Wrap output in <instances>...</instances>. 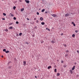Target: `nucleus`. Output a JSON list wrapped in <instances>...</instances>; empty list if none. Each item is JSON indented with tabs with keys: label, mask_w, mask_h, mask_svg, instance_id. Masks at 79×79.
I'll use <instances>...</instances> for the list:
<instances>
[{
	"label": "nucleus",
	"mask_w": 79,
	"mask_h": 79,
	"mask_svg": "<svg viewBox=\"0 0 79 79\" xmlns=\"http://www.w3.org/2000/svg\"><path fill=\"white\" fill-rule=\"evenodd\" d=\"M69 15V13H67L65 15V17H67V16H68Z\"/></svg>",
	"instance_id": "obj_1"
},
{
	"label": "nucleus",
	"mask_w": 79,
	"mask_h": 79,
	"mask_svg": "<svg viewBox=\"0 0 79 79\" xmlns=\"http://www.w3.org/2000/svg\"><path fill=\"white\" fill-rule=\"evenodd\" d=\"M51 15H52L53 17H56V15L55 14H51Z\"/></svg>",
	"instance_id": "obj_2"
},
{
	"label": "nucleus",
	"mask_w": 79,
	"mask_h": 79,
	"mask_svg": "<svg viewBox=\"0 0 79 79\" xmlns=\"http://www.w3.org/2000/svg\"><path fill=\"white\" fill-rule=\"evenodd\" d=\"M26 61H23V65H24V66H26Z\"/></svg>",
	"instance_id": "obj_3"
},
{
	"label": "nucleus",
	"mask_w": 79,
	"mask_h": 79,
	"mask_svg": "<svg viewBox=\"0 0 79 79\" xmlns=\"http://www.w3.org/2000/svg\"><path fill=\"white\" fill-rule=\"evenodd\" d=\"M74 69H75V66H73V67L72 68V69L73 71V70H74Z\"/></svg>",
	"instance_id": "obj_4"
},
{
	"label": "nucleus",
	"mask_w": 79,
	"mask_h": 79,
	"mask_svg": "<svg viewBox=\"0 0 79 79\" xmlns=\"http://www.w3.org/2000/svg\"><path fill=\"white\" fill-rule=\"evenodd\" d=\"M56 42H55V41H53V40H52V41H51V43H52V44H54V43H55Z\"/></svg>",
	"instance_id": "obj_5"
},
{
	"label": "nucleus",
	"mask_w": 79,
	"mask_h": 79,
	"mask_svg": "<svg viewBox=\"0 0 79 79\" xmlns=\"http://www.w3.org/2000/svg\"><path fill=\"white\" fill-rule=\"evenodd\" d=\"M52 68V67L51 66H49L48 67V69H50V68Z\"/></svg>",
	"instance_id": "obj_6"
},
{
	"label": "nucleus",
	"mask_w": 79,
	"mask_h": 79,
	"mask_svg": "<svg viewBox=\"0 0 79 79\" xmlns=\"http://www.w3.org/2000/svg\"><path fill=\"white\" fill-rule=\"evenodd\" d=\"M70 73L71 74H72L73 73V71L71 70H70Z\"/></svg>",
	"instance_id": "obj_7"
},
{
	"label": "nucleus",
	"mask_w": 79,
	"mask_h": 79,
	"mask_svg": "<svg viewBox=\"0 0 79 79\" xmlns=\"http://www.w3.org/2000/svg\"><path fill=\"white\" fill-rule=\"evenodd\" d=\"M24 8L21 9V11H24Z\"/></svg>",
	"instance_id": "obj_8"
},
{
	"label": "nucleus",
	"mask_w": 79,
	"mask_h": 79,
	"mask_svg": "<svg viewBox=\"0 0 79 79\" xmlns=\"http://www.w3.org/2000/svg\"><path fill=\"white\" fill-rule=\"evenodd\" d=\"M43 19H43V18L41 17L40 18V20H41V21H42V20H43Z\"/></svg>",
	"instance_id": "obj_9"
},
{
	"label": "nucleus",
	"mask_w": 79,
	"mask_h": 79,
	"mask_svg": "<svg viewBox=\"0 0 79 79\" xmlns=\"http://www.w3.org/2000/svg\"><path fill=\"white\" fill-rule=\"evenodd\" d=\"M41 24H42V25H44V24H45V23L44 22H42L41 23Z\"/></svg>",
	"instance_id": "obj_10"
},
{
	"label": "nucleus",
	"mask_w": 79,
	"mask_h": 79,
	"mask_svg": "<svg viewBox=\"0 0 79 79\" xmlns=\"http://www.w3.org/2000/svg\"><path fill=\"white\" fill-rule=\"evenodd\" d=\"M45 11V9H43L41 10V12H44Z\"/></svg>",
	"instance_id": "obj_11"
},
{
	"label": "nucleus",
	"mask_w": 79,
	"mask_h": 79,
	"mask_svg": "<svg viewBox=\"0 0 79 79\" xmlns=\"http://www.w3.org/2000/svg\"><path fill=\"white\" fill-rule=\"evenodd\" d=\"M10 15H11V16H12V17L14 16V15H13L11 13H10Z\"/></svg>",
	"instance_id": "obj_12"
},
{
	"label": "nucleus",
	"mask_w": 79,
	"mask_h": 79,
	"mask_svg": "<svg viewBox=\"0 0 79 79\" xmlns=\"http://www.w3.org/2000/svg\"><path fill=\"white\" fill-rule=\"evenodd\" d=\"M13 29V27H10L9 28V29Z\"/></svg>",
	"instance_id": "obj_13"
},
{
	"label": "nucleus",
	"mask_w": 79,
	"mask_h": 79,
	"mask_svg": "<svg viewBox=\"0 0 79 79\" xmlns=\"http://www.w3.org/2000/svg\"><path fill=\"white\" fill-rule=\"evenodd\" d=\"M41 42L42 44H43V43H44V41L43 40H42L41 41Z\"/></svg>",
	"instance_id": "obj_14"
},
{
	"label": "nucleus",
	"mask_w": 79,
	"mask_h": 79,
	"mask_svg": "<svg viewBox=\"0 0 79 79\" xmlns=\"http://www.w3.org/2000/svg\"><path fill=\"white\" fill-rule=\"evenodd\" d=\"M23 34V33H20L19 34V35H20V36H21V35H22Z\"/></svg>",
	"instance_id": "obj_15"
},
{
	"label": "nucleus",
	"mask_w": 79,
	"mask_h": 79,
	"mask_svg": "<svg viewBox=\"0 0 79 79\" xmlns=\"http://www.w3.org/2000/svg\"><path fill=\"white\" fill-rule=\"evenodd\" d=\"M26 3H29L30 2L29 1H26Z\"/></svg>",
	"instance_id": "obj_16"
},
{
	"label": "nucleus",
	"mask_w": 79,
	"mask_h": 79,
	"mask_svg": "<svg viewBox=\"0 0 79 79\" xmlns=\"http://www.w3.org/2000/svg\"><path fill=\"white\" fill-rule=\"evenodd\" d=\"M73 37H75V35L74 34H73L72 35Z\"/></svg>",
	"instance_id": "obj_17"
},
{
	"label": "nucleus",
	"mask_w": 79,
	"mask_h": 79,
	"mask_svg": "<svg viewBox=\"0 0 79 79\" xmlns=\"http://www.w3.org/2000/svg\"><path fill=\"white\" fill-rule=\"evenodd\" d=\"M60 75V73H57V76H59Z\"/></svg>",
	"instance_id": "obj_18"
},
{
	"label": "nucleus",
	"mask_w": 79,
	"mask_h": 79,
	"mask_svg": "<svg viewBox=\"0 0 79 79\" xmlns=\"http://www.w3.org/2000/svg\"><path fill=\"white\" fill-rule=\"evenodd\" d=\"M6 53H9V51H6Z\"/></svg>",
	"instance_id": "obj_19"
},
{
	"label": "nucleus",
	"mask_w": 79,
	"mask_h": 79,
	"mask_svg": "<svg viewBox=\"0 0 79 79\" xmlns=\"http://www.w3.org/2000/svg\"><path fill=\"white\" fill-rule=\"evenodd\" d=\"M5 31H6V32H8V29H6L5 30Z\"/></svg>",
	"instance_id": "obj_20"
},
{
	"label": "nucleus",
	"mask_w": 79,
	"mask_h": 79,
	"mask_svg": "<svg viewBox=\"0 0 79 79\" xmlns=\"http://www.w3.org/2000/svg\"><path fill=\"white\" fill-rule=\"evenodd\" d=\"M66 66H67L66 65H64V68H66Z\"/></svg>",
	"instance_id": "obj_21"
},
{
	"label": "nucleus",
	"mask_w": 79,
	"mask_h": 79,
	"mask_svg": "<svg viewBox=\"0 0 79 79\" xmlns=\"http://www.w3.org/2000/svg\"><path fill=\"white\" fill-rule=\"evenodd\" d=\"M54 71L55 72V73L56 72V69H54Z\"/></svg>",
	"instance_id": "obj_22"
},
{
	"label": "nucleus",
	"mask_w": 79,
	"mask_h": 79,
	"mask_svg": "<svg viewBox=\"0 0 79 79\" xmlns=\"http://www.w3.org/2000/svg\"><path fill=\"white\" fill-rule=\"evenodd\" d=\"M13 24V23H10L9 24V25H12V24Z\"/></svg>",
	"instance_id": "obj_23"
},
{
	"label": "nucleus",
	"mask_w": 79,
	"mask_h": 79,
	"mask_svg": "<svg viewBox=\"0 0 79 79\" xmlns=\"http://www.w3.org/2000/svg\"><path fill=\"white\" fill-rule=\"evenodd\" d=\"M13 9H14V10H15V9H16V6H14V7H13Z\"/></svg>",
	"instance_id": "obj_24"
},
{
	"label": "nucleus",
	"mask_w": 79,
	"mask_h": 79,
	"mask_svg": "<svg viewBox=\"0 0 79 79\" xmlns=\"http://www.w3.org/2000/svg\"><path fill=\"white\" fill-rule=\"evenodd\" d=\"M3 15H4V16H6V14L5 13H3Z\"/></svg>",
	"instance_id": "obj_25"
},
{
	"label": "nucleus",
	"mask_w": 79,
	"mask_h": 79,
	"mask_svg": "<svg viewBox=\"0 0 79 79\" xmlns=\"http://www.w3.org/2000/svg\"><path fill=\"white\" fill-rule=\"evenodd\" d=\"M14 19V20H16V17H14L13 18Z\"/></svg>",
	"instance_id": "obj_26"
},
{
	"label": "nucleus",
	"mask_w": 79,
	"mask_h": 79,
	"mask_svg": "<svg viewBox=\"0 0 79 79\" xmlns=\"http://www.w3.org/2000/svg\"><path fill=\"white\" fill-rule=\"evenodd\" d=\"M36 14L37 15H39V12H37Z\"/></svg>",
	"instance_id": "obj_27"
},
{
	"label": "nucleus",
	"mask_w": 79,
	"mask_h": 79,
	"mask_svg": "<svg viewBox=\"0 0 79 79\" xmlns=\"http://www.w3.org/2000/svg\"><path fill=\"white\" fill-rule=\"evenodd\" d=\"M3 52H6V49H4L3 50Z\"/></svg>",
	"instance_id": "obj_28"
},
{
	"label": "nucleus",
	"mask_w": 79,
	"mask_h": 79,
	"mask_svg": "<svg viewBox=\"0 0 79 79\" xmlns=\"http://www.w3.org/2000/svg\"><path fill=\"white\" fill-rule=\"evenodd\" d=\"M75 32H76V33H77L78 32V31L76 30V31H75Z\"/></svg>",
	"instance_id": "obj_29"
},
{
	"label": "nucleus",
	"mask_w": 79,
	"mask_h": 79,
	"mask_svg": "<svg viewBox=\"0 0 79 79\" xmlns=\"http://www.w3.org/2000/svg\"><path fill=\"white\" fill-rule=\"evenodd\" d=\"M16 24H19V22H18V21H17L16 22Z\"/></svg>",
	"instance_id": "obj_30"
},
{
	"label": "nucleus",
	"mask_w": 79,
	"mask_h": 79,
	"mask_svg": "<svg viewBox=\"0 0 79 79\" xmlns=\"http://www.w3.org/2000/svg\"><path fill=\"white\" fill-rule=\"evenodd\" d=\"M36 23H39V21L38 20H37L36 21Z\"/></svg>",
	"instance_id": "obj_31"
},
{
	"label": "nucleus",
	"mask_w": 79,
	"mask_h": 79,
	"mask_svg": "<svg viewBox=\"0 0 79 79\" xmlns=\"http://www.w3.org/2000/svg\"><path fill=\"white\" fill-rule=\"evenodd\" d=\"M66 52H67V53L69 52V51H68V50H67V51H66Z\"/></svg>",
	"instance_id": "obj_32"
},
{
	"label": "nucleus",
	"mask_w": 79,
	"mask_h": 79,
	"mask_svg": "<svg viewBox=\"0 0 79 79\" xmlns=\"http://www.w3.org/2000/svg\"><path fill=\"white\" fill-rule=\"evenodd\" d=\"M36 19H37V18H34V20H36Z\"/></svg>",
	"instance_id": "obj_33"
},
{
	"label": "nucleus",
	"mask_w": 79,
	"mask_h": 79,
	"mask_svg": "<svg viewBox=\"0 0 79 79\" xmlns=\"http://www.w3.org/2000/svg\"><path fill=\"white\" fill-rule=\"evenodd\" d=\"M2 20H5V18H2Z\"/></svg>",
	"instance_id": "obj_34"
},
{
	"label": "nucleus",
	"mask_w": 79,
	"mask_h": 79,
	"mask_svg": "<svg viewBox=\"0 0 79 79\" xmlns=\"http://www.w3.org/2000/svg\"><path fill=\"white\" fill-rule=\"evenodd\" d=\"M73 24L74 26H76V24H75V23H74Z\"/></svg>",
	"instance_id": "obj_35"
},
{
	"label": "nucleus",
	"mask_w": 79,
	"mask_h": 79,
	"mask_svg": "<svg viewBox=\"0 0 79 79\" xmlns=\"http://www.w3.org/2000/svg\"><path fill=\"white\" fill-rule=\"evenodd\" d=\"M77 53H79V51L77 50Z\"/></svg>",
	"instance_id": "obj_36"
},
{
	"label": "nucleus",
	"mask_w": 79,
	"mask_h": 79,
	"mask_svg": "<svg viewBox=\"0 0 79 79\" xmlns=\"http://www.w3.org/2000/svg\"><path fill=\"white\" fill-rule=\"evenodd\" d=\"M68 56V55L66 54V55L65 56V57H66V56Z\"/></svg>",
	"instance_id": "obj_37"
},
{
	"label": "nucleus",
	"mask_w": 79,
	"mask_h": 79,
	"mask_svg": "<svg viewBox=\"0 0 79 79\" xmlns=\"http://www.w3.org/2000/svg\"><path fill=\"white\" fill-rule=\"evenodd\" d=\"M61 35H63V33H62L61 34Z\"/></svg>",
	"instance_id": "obj_38"
},
{
	"label": "nucleus",
	"mask_w": 79,
	"mask_h": 79,
	"mask_svg": "<svg viewBox=\"0 0 79 79\" xmlns=\"http://www.w3.org/2000/svg\"><path fill=\"white\" fill-rule=\"evenodd\" d=\"M72 24H74V22H72Z\"/></svg>",
	"instance_id": "obj_39"
},
{
	"label": "nucleus",
	"mask_w": 79,
	"mask_h": 79,
	"mask_svg": "<svg viewBox=\"0 0 79 79\" xmlns=\"http://www.w3.org/2000/svg\"><path fill=\"white\" fill-rule=\"evenodd\" d=\"M19 1L20 2H22L21 0H19Z\"/></svg>",
	"instance_id": "obj_40"
},
{
	"label": "nucleus",
	"mask_w": 79,
	"mask_h": 79,
	"mask_svg": "<svg viewBox=\"0 0 79 79\" xmlns=\"http://www.w3.org/2000/svg\"><path fill=\"white\" fill-rule=\"evenodd\" d=\"M64 46L66 47V44H64Z\"/></svg>",
	"instance_id": "obj_41"
},
{
	"label": "nucleus",
	"mask_w": 79,
	"mask_h": 79,
	"mask_svg": "<svg viewBox=\"0 0 79 79\" xmlns=\"http://www.w3.org/2000/svg\"><path fill=\"white\" fill-rule=\"evenodd\" d=\"M61 63H63V60L61 61Z\"/></svg>",
	"instance_id": "obj_42"
},
{
	"label": "nucleus",
	"mask_w": 79,
	"mask_h": 79,
	"mask_svg": "<svg viewBox=\"0 0 79 79\" xmlns=\"http://www.w3.org/2000/svg\"><path fill=\"white\" fill-rule=\"evenodd\" d=\"M19 35H18V34H17V35H16V36H17V37H18V36H19Z\"/></svg>",
	"instance_id": "obj_43"
},
{
	"label": "nucleus",
	"mask_w": 79,
	"mask_h": 79,
	"mask_svg": "<svg viewBox=\"0 0 79 79\" xmlns=\"http://www.w3.org/2000/svg\"><path fill=\"white\" fill-rule=\"evenodd\" d=\"M26 44H28V43L27 42H26Z\"/></svg>",
	"instance_id": "obj_44"
},
{
	"label": "nucleus",
	"mask_w": 79,
	"mask_h": 79,
	"mask_svg": "<svg viewBox=\"0 0 79 79\" xmlns=\"http://www.w3.org/2000/svg\"><path fill=\"white\" fill-rule=\"evenodd\" d=\"M35 78H37V76H35Z\"/></svg>",
	"instance_id": "obj_45"
},
{
	"label": "nucleus",
	"mask_w": 79,
	"mask_h": 79,
	"mask_svg": "<svg viewBox=\"0 0 79 79\" xmlns=\"http://www.w3.org/2000/svg\"><path fill=\"white\" fill-rule=\"evenodd\" d=\"M27 20H29V18H27Z\"/></svg>",
	"instance_id": "obj_46"
},
{
	"label": "nucleus",
	"mask_w": 79,
	"mask_h": 79,
	"mask_svg": "<svg viewBox=\"0 0 79 79\" xmlns=\"http://www.w3.org/2000/svg\"><path fill=\"white\" fill-rule=\"evenodd\" d=\"M48 29V31H50V30L49 29Z\"/></svg>",
	"instance_id": "obj_47"
},
{
	"label": "nucleus",
	"mask_w": 79,
	"mask_h": 79,
	"mask_svg": "<svg viewBox=\"0 0 79 79\" xmlns=\"http://www.w3.org/2000/svg\"><path fill=\"white\" fill-rule=\"evenodd\" d=\"M45 13H47V12H45Z\"/></svg>",
	"instance_id": "obj_48"
},
{
	"label": "nucleus",
	"mask_w": 79,
	"mask_h": 79,
	"mask_svg": "<svg viewBox=\"0 0 79 79\" xmlns=\"http://www.w3.org/2000/svg\"><path fill=\"white\" fill-rule=\"evenodd\" d=\"M46 29H48V28H46Z\"/></svg>",
	"instance_id": "obj_49"
},
{
	"label": "nucleus",
	"mask_w": 79,
	"mask_h": 79,
	"mask_svg": "<svg viewBox=\"0 0 79 79\" xmlns=\"http://www.w3.org/2000/svg\"><path fill=\"white\" fill-rule=\"evenodd\" d=\"M2 57H3V56H2Z\"/></svg>",
	"instance_id": "obj_50"
},
{
	"label": "nucleus",
	"mask_w": 79,
	"mask_h": 79,
	"mask_svg": "<svg viewBox=\"0 0 79 79\" xmlns=\"http://www.w3.org/2000/svg\"><path fill=\"white\" fill-rule=\"evenodd\" d=\"M2 0V1H3V0Z\"/></svg>",
	"instance_id": "obj_51"
},
{
	"label": "nucleus",
	"mask_w": 79,
	"mask_h": 79,
	"mask_svg": "<svg viewBox=\"0 0 79 79\" xmlns=\"http://www.w3.org/2000/svg\"><path fill=\"white\" fill-rule=\"evenodd\" d=\"M33 37H34V36H33Z\"/></svg>",
	"instance_id": "obj_52"
},
{
	"label": "nucleus",
	"mask_w": 79,
	"mask_h": 79,
	"mask_svg": "<svg viewBox=\"0 0 79 79\" xmlns=\"http://www.w3.org/2000/svg\"><path fill=\"white\" fill-rule=\"evenodd\" d=\"M78 13H79V12H78Z\"/></svg>",
	"instance_id": "obj_53"
}]
</instances>
